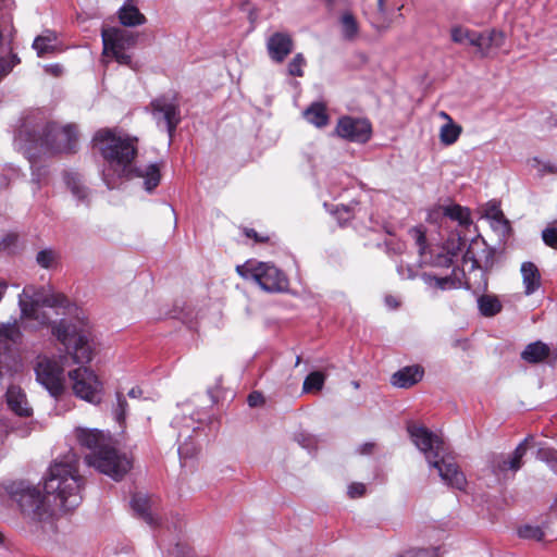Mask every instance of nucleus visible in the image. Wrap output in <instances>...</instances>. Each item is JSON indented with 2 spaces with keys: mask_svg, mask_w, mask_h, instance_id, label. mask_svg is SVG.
Here are the masks:
<instances>
[{
  "mask_svg": "<svg viewBox=\"0 0 557 557\" xmlns=\"http://www.w3.org/2000/svg\"><path fill=\"white\" fill-rule=\"evenodd\" d=\"M441 116L446 119L448 122H449V120H451L450 116L446 112H441Z\"/></svg>",
  "mask_w": 557,
  "mask_h": 557,
  "instance_id": "58",
  "label": "nucleus"
},
{
  "mask_svg": "<svg viewBox=\"0 0 557 557\" xmlns=\"http://www.w3.org/2000/svg\"><path fill=\"white\" fill-rule=\"evenodd\" d=\"M5 398L7 405L13 413L25 418L32 416L33 409L21 387L10 386L5 393Z\"/></svg>",
  "mask_w": 557,
  "mask_h": 557,
  "instance_id": "21",
  "label": "nucleus"
},
{
  "mask_svg": "<svg viewBox=\"0 0 557 557\" xmlns=\"http://www.w3.org/2000/svg\"><path fill=\"white\" fill-rule=\"evenodd\" d=\"M366 493V485L363 483H351L348 486V495L351 498L363 496Z\"/></svg>",
  "mask_w": 557,
  "mask_h": 557,
  "instance_id": "47",
  "label": "nucleus"
},
{
  "mask_svg": "<svg viewBox=\"0 0 557 557\" xmlns=\"http://www.w3.org/2000/svg\"><path fill=\"white\" fill-rule=\"evenodd\" d=\"M300 363V357H297L296 359V366H298Z\"/></svg>",
  "mask_w": 557,
  "mask_h": 557,
  "instance_id": "62",
  "label": "nucleus"
},
{
  "mask_svg": "<svg viewBox=\"0 0 557 557\" xmlns=\"http://www.w3.org/2000/svg\"><path fill=\"white\" fill-rule=\"evenodd\" d=\"M293 47L294 41L287 33H274L267 41L269 55L277 63H282L285 60V58L292 52Z\"/></svg>",
  "mask_w": 557,
  "mask_h": 557,
  "instance_id": "19",
  "label": "nucleus"
},
{
  "mask_svg": "<svg viewBox=\"0 0 557 557\" xmlns=\"http://www.w3.org/2000/svg\"><path fill=\"white\" fill-rule=\"evenodd\" d=\"M52 334L65 347L76 363H87L92 358L89 334L65 320L52 325Z\"/></svg>",
  "mask_w": 557,
  "mask_h": 557,
  "instance_id": "7",
  "label": "nucleus"
},
{
  "mask_svg": "<svg viewBox=\"0 0 557 557\" xmlns=\"http://www.w3.org/2000/svg\"><path fill=\"white\" fill-rule=\"evenodd\" d=\"M141 394H143V391L139 387H133L128 392V396L131 398H138L141 396Z\"/></svg>",
  "mask_w": 557,
  "mask_h": 557,
  "instance_id": "55",
  "label": "nucleus"
},
{
  "mask_svg": "<svg viewBox=\"0 0 557 557\" xmlns=\"http://www.w3.org/2000/svg\"><path fill=\"white\" fill-rule=\"evenodd\" d=\"M461 133V127L449 120L446 124L441 127L440 139L444 145H453L457 141Z\"/></svg>",
  "mask_w": 557,
  "mask_h": 557,
  "instance_id": "33",
  "label": "nucleus"
},
{
  "mask_svg": "<svg viewBox=\"0 0 557 557\" xmlns=\"http://www.w3.org/2000/svg\"><path fill=\"white\" fill-rule=\"evenodd\" d=\"M152 114L158 124L164 123L172 137L177 124L180 123V112L177 106L165 98H158L151 102Z\"/></svg>",
  "mask_w": 557,
  "mask_h": 557,
  "instance_id": "17",
  "label": "nucleus"
},
{
  "mask_svg": "<svg viewBox=\"0 0 557 557\" xmlns=\"http://www.w3.org/2000/svg\"><path fill=\"white\" fill-rule=\"evenodd\" d=\"M465 258H467V259H472V257H471V251H470V250H468V251H467V253H466Z\"/></svg>",
  "mask_w": 557,
  "mask_h": 557,
  "instance_id": "61",
  "label": "nucleus"
},
{
  "mask_svg": "<svg viewBox=\"0 0 557 557\" xmlns=\"http://www.w3.org/2000/svg\"><path fill=\"white\" fill-rule=\"evenodd\" d=\"M429 466L437 470L440 478L448 486L460 491L466 488L467 479L453 457L444 453Z\"/></svg>",
  "mask_w": 557,
  "mask_h": 557,
  "instance_id": "15",
  "label": "nucleus"
},
{
  "mask_svg": "<svg viewBox=\"0 0 557 557\" xmlns=\"http://www.w3.org/2000/svg\"><path fill=\"white\" fill-rule=\"evenodd\" d=\"M537 458L546 462L554 471H557V450L554 448H540Z\"/></svg>",
  "mask_w": 557,
  "mask_h": 557,
  "instance_id": "38",
  "label": "nucleus"
},
{
  "mask_svg": "<svg viewBox=\"0 0 557 557\" xmlns=\"http://www.w3.org/2000/svg\"><path fill=\"white\" fill-rule=\"evenodd\" d=\"M549 347L542 343L535 342L529 344L521 352V358L529 363H539L549 356Z\"/></svg>",
  "mask_w": 557,
  "mask_h": 557,
  "instance_id": "25",
  "label": "nucleus"
},
{
  "mask_svg": "<svg viewBox=\"0 0 557 557\" xmlns=\"http://www.w3.org/2000/svg\"><path fill=\"white\" fill-rule=\"evenodd\" d=\"M247 400L250 407H257L263 403V396L259 392H252L251 394H249Z\"/></svg>",
  "mask_w": 557,
  "mask_h": 557,
  "instance_id": "51",
  "label": "nucleus"
},
{
  "mask_svg": "<svg viewBox=\"0 0 557 557\" xmlns=\"http://www.w3.org/2000/svg\"><path fill=\"white\" fill-rule=\"evenodd\" d=\"M22 336L21 327L16 320L0 324V377L3 375L8 364L10 347L21 343Z\"/></svg>",
  "mask_w": 557,
  "mask_h": 557,
  "instance_id": "18",
  "label": "nucleus"
},
{
  "mask_svg": "<svg viewBox=\"0 0 557 557\" xmlns=\"http://www.w3.org/2000/svg\"><path fill=\"white\" fill-rule=\"evenodd\" d=\"M46 71L58 76L60 75V73L62 72V69L59 64H54V65H49L46 67Z\"/></svg>",
  "mask_w": 557,
  "mask_h": 557,
  "instance_id": "54",
  "label": "nucleus"
},
{
  "mask_svg": "<svg viewBox=\"0 0 557 557\" xmlns=\"http://www.w3.org/2000/svg\"><path fill=\"white\" fill-rule=\"evenodd\" d=\"M335 134L349 141L367 143L371 137V124L366 119L342 116L336 124Z\"/></svg>",
  "mask_w": 557,
  "mask_h": 557,
  "instance_id": "14",
  "label": "nucleus"
},
{
  "mask_svg": "<svg viewBox=\"0 0 557 557\" xmlns=\"http://www.w3.org/2000/svg\"><path fill=\"white\" fill-rule=\"evenodd\" d=\"M521 273L525 294H533L540 287L541 276L537 268L532 262H523L521 265Z\"/></svg>",
  "mask_w": 557,
  "mask_h": 557,
  "instance_id": "26",
  "label": "nucleus"
},
{
  "mask_svg": "<svg viewBox=\"0 0 557 557\" xmlns=\"http://www.w3.org/2000/svg\"><path fill=\"white\" fill-rule=\"evenodd\" d=\"M94 140L100 145L101 154L108 162L102 173L103 181L108 188H115L120 178L133 173L138 139L115 129L102 128L95 134Z\"/></svg>",
  "mask_w": 557,
  "mask_h": 557,
  "instance_id": "2",
  "label": "nucleus"
},
{
  "mask_svg": "<svg viewBox=\"0 0 557 557\" xmlns=\"http://www.w3.org/2000/svg\"><path fill=\"white\" fill-rule=\"evenodd\" d=\"M454 258L450 257L446 251H442L434 256L432 264L435 267L448 268L453 264Z\"/></svg>",
  "mask_w": 557,
  "mask_h": 557,
  "instance_id": "46",
  "label": "nucleus"
},
{
  "mask_svg": "<svg viewBox=\"0 0 557 557\" xmlns=\"http://www.w3.org/2000/svg\"><path fill=\"white\" fill-rule=\"evenodd\" d=\"M478 33L463 26H454L450 29L451 40L459 45H469L474 47L476 42Z\"/></svg>",
  "mask_w": 557,
  "mask_h": 557,
  "instance_id": "30",
  "label": "nucleus"
},
{
  "mask_svg": "<svg viewBox=\"0 0 557 557\" xmlns=\"http://www.w3.org/2000/svg\"><path fill=\"white\" fill-rule=\"evenodd\" d=\"M385 300H386V304H387L389 307H392V308H397L398 302L396 301V299H395V298H393V297H391V296H389V297H386V299H385Z\"/></svg>",
  "mask_w": 557,
  "mask_h": 557,
  "instance_id": "57",
  "label": "nucleus"
},
{
  "mask_svg": "<svg viewBox=\"0 0 557 557\" xmlns=\"http://www.w3.org/2000/svg\"><path fill=\"white\" fill-rule=\"evenodd\" d=\"M57 36L53 32H46L35 38L33 47L37 51L38 57L53 52L55 49Z\"/></svg>",
  "mask_w": 557,
  "mask_h": 557,
  "instance_id": "29",
  "label": "nucleus"
},
{
  "mask_svg": "<svg viewBox=\"0 0 557 557\" xmlns=\"http://www.w3.org/2000/svg\"><path fill=\"white\" fill-rule=\"evenodd\" d=\"M83 485L84 479L78 473V458L74 453L65 455L49 468L44 490L53 502L54 515L57 511L67 512L79 506Z\"/></svg>",
  "mask_w": 557,
  "mask_h": 557,
  "instance_id": "1",
  "label": "nucleus"
},
{
  "mask_svg": "<svg viewBox=\"0 0 557 557\" xmlns=\"http://www.w3.org/2000/svg\"><path fill=\"white\" fill-rule=\"evenodd\" d=\"M103 42V57L112 58L117 63L123 65H131L132 58L126 53V50L134 47L137 37L132 32L122 28H106L101 32Z\"/></svg>",
  "mask_w": 557,
  "mask_h": 557,
  "instance_id": "9",
  "label": "nucleus"
},
{
  "mask_svg": "<svg viewBox=\"0 0 557 557\" xmlns=\"http://www.w3.org/2000/svg\"><path fill=\"white\" fill-rule=\"evenodd\" d=\"M451 282L449 277H437V276H429L428 283L436 286L437 288L445 289L446 286Z\"/></svg>",
  "mask_w": 557,
  "mask_h": 557,
  "instance_id": "49",
  "label": "nucleus"
},
{
  "mask_svg": "<svg viewBox=\"0 0 557 557\" xmlns=\"http://www.w3.org/2000/svg\"><path fill=\"white\" fill-rule=\"evenodd\" d=\"M325 376L323 373L311 372L304 381L302 391L305 393L319 392L324 385Z\"/></svg>",
  "mask_w": 557,
  "mask_h": 557,
  "instance_id": "34",
  "label": "nucleus"
},
{
  "mask_svg": "<svg viewBox=\"0 0 557 557\" xmlns=\"http://www.w3.org/2000/svg\"><path fill=\"white\" fill-rule=\"evenodd\" d=\"M2 542V534L0 533V543Z\"/></svg>",
  "mask_w": 557,
  "mask_h": 557,
  "instance_id": "63",
  "label": "nucleus"
},
{
  "mask_svg": "<svg viewBox=\"0 0 557 557\" xmlns=\"http://www.w3.org/2000/svg\"><path fill=\"white\" fill-rule=\"evenodd\" d=\"M20 60L16 55H11L9 59L0 58V79L5 76Z\"/></svg>",
  "mask_w": 557,
  "mask_h": 557,
  "instance_id": "45",
  "label": "nucleus"
},
{
  "mask_svg": "<svg viewBox=\"0 0 557 557\" xmlns=\"http://www.w3.org/2000/svg\"><path fill=\"white\" fill-rule=\"evenodd\" d=\"M342 35L346 40H354L359 33V24L349 11L344 12L339 17Z\"/></svg>",
  "mask_w": 557,
  "mask_h": 557,
  "instance_id": "28",
  "label": "nucleus"
},
{
  "mask_svg": "<svg viewBox=\"0 0 557 557\" xmlns=\"http://www.w3.org/2000/svg\"><path fill=\"white\" fill-rule=\"evenodd\" d=\"M412 232H413V236L416 238V243H417V245L419 247V252H420L421 256H423L424 255V250H425V243H426L425 235L419 228H414Z\"/></svg>",
  "mask_w": 557,
  "mask_h": 557,
  "instance_id": "48",
  "label": "nucleus"
},
{
  "mask_svg": "<svg viewBox=\"0 0 557 557\" xmlns=\"http://www.w3.org/2000/svg\"><path fill=\"white\" fill-rule=\"evenodd\" d=\"M423 370L419 366L405 367L392 376V384L399 388H409L421 381Z\"/></svg>",
  "mask_w": 557,
  "mask_h": 557,
  "instance_id": "23",
  "label": "nucleus"
},
{
  "mask_svg": "<svg viewBox=\"0 0 557 557\" xmlns=\"http://www.w3.org/2000/svg\"><path fill=\"white\" fill-rule=\"evenodd\" d=\"M542 238L544 243L554 248L557 249V228L556 227H547L542 233Z\"/></svg>",
  "mask_w": 557,
  "mask_h": 557,
  "instance_id": "44",
  "label": "nucleus"
},
{
  "mask_svg": "<svg viewBox=\"0 0 557 557\" xmlns=\"http://www.w3.org/2000/svg\"><path fill=\"white\" fill-rule=\"evenodd\" d=\"M69 299L59 293H48L44 287L34 285L25 286L18 296V307L21 310L20 319L25 322H33V329L48 326L50 324L49 315L41 309L47 308H67Z\"/></svg>",
  "mask_w": 557,
  "mask_h": 557,
  "instance_id": "4",
  "label": "nucleus"
},
{
  "mask_svg": "<svg viewBox=\"0 0 557 557\" xmlns=\"http://www.w3.org/2000/svg\"><path fill=\"white\" fill-rule=\"evenodd\" d=\"M487 216L493 219L497 224L502 225L505 230L509 227V222L506 220L504 213L496 205L491 206V208L487 211Z\"/></svg>",
  "mask_w": 557,
  "mask_h": 557,
  "instance_id": "42",
  "label": "nucleus"
},
{
  "mask_svg": "<svg viewBox=\"0 0 557 557\" xmlns=\"http://www.w3.org/2000/svg\"><path fill=\"white\" fill-rule=\"evenodd\" d=\"M154 502L152 498L143 493H137L132 498V508L134 511L149 525L153 527L158 523L154 515Z\"/></svg>",
  "mask_w": 557,
  "mask_h": 557,
  "instance_id": "22",
  "label": "nucleus"
},
{
  "mask_svg": "<svg viewBox=\"0 0 557 557\" xmlns=\"http://www.w3.org/2000/svg\"><path fill=\"white\" fill-rule=\"evenodd\" d=\"M66 185L71 189L72 194L78 199H86L88 193L86 187L83 185L81 177L77 174H67L66 175Z\"/></svg>",
  "mask_w": 557,
  "mask_h": 557,
  "instance_id": "35",
  "label": "nucleus"
},
{
  "mask_svg": "<svg viewBox=\"0 0 557 557\" xmlns=\"http://www.w3.org/2000/svg\"><path fill=\"white\" fill-rule=\"evenodd\" d=\"M137 175L144 177L147 191H152L160 183L161 174L157 164L148 165L144 171H137Z\"/></svg>",
  "mask_w": 557,
  "mask_h": 557,
  "instance_id": "32",
  "label": "nucleus"
},
{
  "mask_svg": "<svg viewBox=\"0 0 557 557\" xmlns=\"http://www.w3.org/2000/svg\"><path fill=\"white\" fill-rule=\"evenodd\" d=\"M505 44V35L495 29L478 33L475 48L482 57H490Z\"/></svg>",
  "mask_w": 557,
  "mask_h": 557,
  "instance_id": "20",
  "label": "nucleus"
},
{
  "mask_svg": "<svg viewBox=\"0 0 557 557\" xmlns=\"http://www.w3.org/2000/svg\"><path fill=\"white\" fill-rule=\"evenodd\" d=\"M77 140V127L74 124L60 126L47 123L29 131L26 126L20 129L15 141L26 153L33 149L63 152L73 150Z\"/></svg>",
  "mask_w": 557,
  "mask_h": 557,
  "instance_id": "3",
  "label": "nucleus"
},
{
  "mask_svg": "<svg viewBox=\"0 0 557 557\" xmlns=\"http://www.w3.org/2000/svg\"><path fill=\"white\" fill-rule=\"evenodd\" d=\"M120 22L124 26L134 27L146 23V17L133 4H124L119 10Z\"/></svg>",
  "mask_w": 557,
  "mask_h": 557,
  "instance_id": "27",
  "label": "nucleus"
},
{
  "mask_svg": "<svg viewBox=\"0 0 557 557\" xmlns=\"http://www.w3.org/2000/svg\"><path fill=\"white\" fill-rule=\"evenodd\" d=\"M377 1H379V9H380V11H383L384 0H377Z\"/></svg>",
  "mask_w": 557,
  "mask_h": 557,
  "instance_id": "59",
  "label": "nucleus"
},
{
  "mask_svg": "<svg viewBox=\"0 0 557 557\" xmlns=\"http://www.w3.org/2000/svg\"><path fill=\"white\" fill-rule=\"evenodd\" d=\"M8 289V284L5 281H0V301L2 300L3 296L5 295Z\"/></svg>",
  "mask_w": 557,
  "mask_h": 557,
  "instance_id": "56",
  "label": "nucleus"
},
{
  "mask_svg": "<svg viewBox=\"0 0 557 557\" xmlns=\"http://www.w3.org/2000/svg\"><path fill=\"white\" fill-rule=\"evenodd\" d=\"M463 242L459 235H451L445 243L443 250L455 258L461 250Z\"/></svg>",
  "mask_w": 557,
  "mask_h": 557,
  "instance_id": "37",
  "label": "nucleus"
},
{
  "mask_svg": "<svg viewBox=\"0 0 557 557\" xmlns=\"http://www.w3.org/2000/svg\"><path fill=\"white\" fill-rule=\"evenodd\" d=\"M297 442L305 448H311L315 444V440L311 435L298 434Z\"/></svg>",
  "mask_w": 557,
  "mask_h": 557,
  "instance_id": "50",
  "label": "nucleus"
},
{
  "mask_svg": "<svg viewBox=\"0 0 557 557\" xmlns=\"http://www.w3.org/2000/svg\"><path fill=\"white\" fill-rule=\"evenodd\" d=\"M446 213L454 220H458L460 224L469 223V214L461 207L455 206L453 208H448Z\"/></svg>",
  "mask_w": 557,
  "mask_h": 557,
  "instance_id": "43",
  "label": "nucleus"
},
{
  "mask_svg": "<svg viewBox=\"0 0 557 557\" xmlns=\"http://www.w3.org/2000/svg\"><path fill=\"white\" fill-rule=\"evenodd\" d=\"M74 432L78 444L89 450V454L86 456L100 455V453L113 444L112 437L109 434L97 429L77 428Z\"/></svg>",
  "mask_w": 557,
  "mask_h": 557,
  "instance_id": "16",
  "label": "nucleus"
},
{
  "mask_svg": "<svg viewBox=\"0 0 557 557\" xmlns=\"http://www.w3.org/2000/svg\"><path fill=\"white\" fill-rule=\"evenodd\" d=\"M37 263L44 269H51L57 264L58 253L52 249H42L36 256Z\"/></svg>",
  "mask_w": 557,
  "mask_h": 557,
  "instance_id": "36",
  "label": "nucleus"
},
{
  "mask_svg": "<svg viewBox=\"0 0 557 557\" xmlns=\"http://www.w3.org/2000/svg\"><path fill=\"white\" fill-rule=\"evenodd\" d=\"M407 430L413 444L421 453H423L429 465L445 453L443 438L430 431L428 428L418 424H410Z\"/></svg>",
  "mask_w": 557,
  "mask_h": 557,
  "instance_id": "13",
  "label": "nucleus"
},
{
  "mask_svg": "<svg viewBox=\"0 0 557 557\" xmlns=\"http://www.w3.org/2000/svg\"><path fill=\"white\" fill-rule=\"evenodd\" d=\"M128 404L122 393H116V407L114 409V416L119 423L124 422L126 417Z\"/></svg>",
  "mask_w": 557,
  "mask_h": 557,
  "instance_id": "41",
  "label": "nucleus"
},
{
  "mask_svg": "<svg viewBox=\"0 0 557 557\" xmlns=\"http://www.w3.org/2000/svg\"><path fill=\"white\" fill-rule=\"evenodd\" d=\"M377 1H379V9H380V11H383L384 0H377Z\"/></svg>",
  "mask_w": 557,
  "mask_h": 557,
  "instance_id": "60",
  "label": "nucleus"
},
{
  "mask_svg": "<svg viewBox=\"0 0 557 557\" xmlns=\"http://www.w3.org/2000/svg\"><path fill=\"white\" fill-rule=\"evenodd\" d=\"M69 377L72 381V389L75 396L91 404L100 403L103 389L102 382L92 370L85 367L77 368L69 372Z\"/></svg>",
  "mask_w": 557,
  "mask_h": 557,
  "instance_id": "11",
  "label": "nucleus"
},
{
  "mask_svg": "<svg viewBox=\"0 0 557 557\" xmlns=\"http://www.w3.org/2000/svg\"><path fill=\"white\" fill-rule=\"evenodd\" d=\"M85 461L99 472L120 481L132 469L133 461L125 454L119 451L114 444H111L100 455L86 456Z\"/></svg>",
  "mask_w": 557,
  "mask_h": 557,
  "instance_id": "8",
  "label": "nucleus"
},
{
  "mask_svg": "<svg viewBox=\"0 0 557 557\" xmlns=\"http://www.w3.org/2000/svg\"><path fill=\"white\" fill-rule=\"evenodd\" d=\"M398 557H405V556H398Z\"/></svg>",
  "mask_w": 557,
  "mask_h": 557,
  "instance_id": "64",
  "label": "nucleus"
},
{
  "mask_svg": "<svg viewBox=\"0 0 557 557\" xmlns=\"http://www.w3.org/2000/svg\"><path fill=\"white\" fill-rule=\"evenodd\" d=\"M10 494L17 503L22 513L32 520L42 521L54 515L51 499L47 495L42 496L36 486L27 482L13 483Z\"/></svg>",
  "mask_w": 557,
  "mask_h": 557,
  "instance_id": "5",
  "label": "nucleus"
},
{
  "mask_svg": "<svg viewBox=\"0 0 557 557\" xmlns=\"http://www.w3.org/2000/svg\"><path fill=\"white\" fill-rule=\"evenodd\" d=\"M306 65V60L302 53H297L292 61L288 63V74L292 76L301 77L304 75V66Z\"/></svg>",
  "mask_w": 557,
  "mask_h": 557,
  "instance_id": "39",
  "label": "nucleus"
},
{
  "mask_svg": "<svg viewBox=\"0 0 557 557\" xmlns=\"http://www.w3.org/2000/svg\"><path fill=\"white\" fill-rule=\"evenodd\" d=\"M245 234L247 237L253 238L256 242H265L267 240V238H264V237H259L257 232L252 228H246Z\"/></svg>",
  "mask_w": 557,
  "mask_h": 557,
  "instance_id": "53",
  "label": "nucleus"
},
{
  "mask_svg": "<svg viewBox=\"0 0 557 557\" xmlns=\"http://www.w3.org/2000/svg\"><path fill=\"white\" fill-rule=\"evenodd\" d=\"M36 380L51 396L59 397L65 389V376L62 364L48 357H39L35 367Z\"/></svg>",
  "mask_w": 557,
  "mask_h": 557,
  "instance_id": "10",
  "label": "nucleus"
},
{
  "mask_svg": "<svg viewBox=\"0 0 557 557\" xmlns=\"http://www.w3.org/2000/svg\"><path fill=\"white\" fill-rule=\"evenodd\" d=\"M236 272L245 280H253L267 292H282L288 285L286 275L269 262L248 260L244 264L237 265Z\"/></svg>",
  "mask_w": 557,
  "mask_h": 557,
  "instance_id": "6",
  "label": "nucleus"
},
{
  "mask_svg": "<svg viewBox=\"0 0 557 557\" xmlns=\"http://www.w3.org/2000/svg\"><path fill=\"white\" fill-rule=\"evenodd\" d=\"M533 441V436L525 437L511 454H494L491 456L488 466L492 473L498 480H506L515 475L522 467V458L527 453V445Z\"/></svg>",
  "mask_w": 557,
  "mask_h": 557,
  "instance_id": "12",
  "label": "nucleus"
},
{
  "mask_svg": "<svg viewBox=\"0 0 557 557\" xmlns=\"http://www.w3.org/2000/svg\"><path fill=\"white\" fill-rule=\"evenodd\" d=\"M518 534L523 539H532L536 541H541L544 536L543 531L540 527L534 525H523L518 530Z\"/></svg>",
  "mask_w": 557,
  "mask_h": 557,
  "instance_id": "40",
  "label": "nucleus"
},
{
  "mask_svg": "<svg viewBox=\"0 0 557 557\" xmlns=\"http://www.w3.org/2000/svg\"><path fill=\"white\" fill-rule=\"evenodd\" d=\"M478 306L484 317H494L502 310V302L496 296L492 295L481 296L478 299Z\"/></svg>",
  "mask_w": 557,
  "mask_h": 557,
  "instance_id": "31",
  "label": "nucleus"
},
{
  "mask_svg": "<svg viewBox=\"0 0 557 557\" xmlns=\"http://www.w3.org/2000/svg\"><path fill=\"white\" fill-rule=\"evenodd\" d=\"M302 114L308 123L318 128H323L330 123V115L323 102H312Z\"/></svg>",
  "mask_w": 557,
  "mask_h": 557,
  "instance_id": "24",
  "label": "nucleus"
},
{
  "mask_svg": "<svg viewBox=\"0 0 557 557\" xmlns=\"http://www.w3.org/2000/svg\"><path fill=\"white\" fill-rule=\"evenodd\" d=\"M375 444L372 442L364 443L357 448L359 455H370L374 451Z\"/></svg>",
  "mask_w": 557,
  "mask_h": 557,
  "instance_id": "52",
  "label": "nucleus"
}]
</instances>
